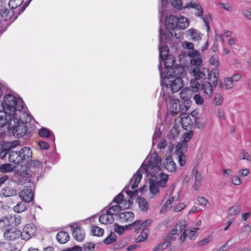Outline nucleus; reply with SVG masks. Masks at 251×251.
Listing matches in <instances>:
<instances>
[{
  "label": "nucleus",
  "mask_w": 251,
  "mask_h": 251,
  "mask_svg": "<svg viewBox=\"0 0 251 251\" xmlns=\"http://www.w3.org/2000/svg\"><path fill=\"white\" fill-rule=\"evenodd\" d=\"M160 71L161 85L167 88H170L172 93H176L181 90L184 86L182 78L186 75L183 66L176 64L171 70L163 72L161 70V64L158 65Z\"/></svg>",
  "instance_id": "f257e3e1"
},
{
  "label": "nucleus",
  "mask_w": 251,
  "mask_h": 251,
  "mask_svg": "<svg viewBox=\"0 0 251 251\" xmlns=\"http://www.w3.org/2000/svg\"><path fill=\"white\" fill-rule=\"evenodd\" d=\"M36 174L28 170L22 171L18 176L19 183L26 188L19 193V197L24 201L29 202L33 200V191L35 188Z\"/></svg>",
  "instance_id": "f03ea898"
},
{
  "label": "nucleus",
  "mask_w": 251,
  "mask_h": 251,
  "mask_svg": "<svg viewBox=\"0 0 251 251\" xmlns=\"http://www.w3.org/2000/svg\"><path fill=\"white\" fill-rule=\"evenodd\" d=\"M24 109V101L22 99H17L14 95L8 94L4 96L3 101L0 100V112L3 111L10 117L11 121L16 116V111L21 112Z\"/></svg>",
  "instance_id": "7ed1b4c3"
},
{
  "label": "nucleus",
  "mask_w": 251,
  "mask_h": 251,
  "mask_svg": "<svg viewBox=\"0 0 251 251\" xmlns=\"http://www.w3.org/2000/svg\"><path fill=\"white\" fill-rule=\"evenodd\" d=\"M26 116L27 119L25 123L22 121L21 119H18V118L15 117L14 122L15 123V120H17L16 123L12 126H11L10 124H9L8 126L9 132L18 138L25 136V139H29L31 136V133L30 131H27V126L25 125V123L31 121V116L28 114H26Z\"/></svg>",
  "instance_id": "20e7f679"
},
{
  "label": "nucleus",
  "mask_w": 251,
  "mask_h": 251,
  "mask_svg": "<svg viewBox=\"0 0 251 251\" xmlns=\"http://www.w3.org/2000/svg\"><path fill=\"white\" fill-rule=\"evenodd\" d=\"M151 176L155 179L150 178L149 179L150 186L149 189L151 193L155 195L159 192V187L165 188L166 183L168 180V175L161 172L157 175V172L153 171L150 173Z\"/></svg>",
  "instance_id": "39448f33"
},
{
  "label": "nucleus",
  "mask_w": 251,
  "mask_h": 251,
  "mask_svg": "<svg viewBox=\"0 0 251 251\" xmlns=\"http://www.w3.org/2000/svg\"><path fill=\"white\" fill-rule=\"evenodd\" d=\"M9 161L16 164H21L24 161L32 158V151L30 148L24 147L18 151L11 150L9 152Z\"/></svg>",
  "instance_id": "423d86ee"
},
{
  "label": "nucleus",
  "mask_w": 251,
  "mask_h": 251,
  "mask_svg": "<svg viewBox=\"0 0 251 251\" xmlns=\"http://www.w3.org/2000/svg\"><path fill=\"white\" fill-rule=\"evenodd\" d=\"M213 77H211L209 81H205L201 84L200 91L204 95L206 99L211 97L213 87L215 88L218 85L219 73L217 68L213 69L212 70Z\"/></svg>",
  "instance_id": "0eeeda50"
},
{
  "label": "nucleus",
  "mask_w": 251,
  "mask_h": 251,
  "mask_svg": "<svg viewBox=\"0 0 251 251\" xmlns=\"http://www.w3.org/2000/svg\"><path fill=\"white\" fill-rule=\"evenodd\" d=\"M189 21L185 17L179 19L177 16L171 15L167 17L165 21V25L167 30H174L176 28L184 29L189 25Z\"/></svg>",
  "instance_id": "6e6552de"
},
{
  "label": "nucleus",
  "mask_w": 251,
  "mask_h": 251,
  "mask_svg": "<svg viewBox=\"0 0 251 251\" xmlns=\"http://www.w3.org/2000/svg\"><path fill=\"white\" fill-rule=\"evenodd\" d=\"M152 223V221L151 219H147L141 222L139 226V231L135 232L136 233L140 232V234L135 239L136 243H140L147 239L150 232L148 227L150 226Z\"/></svg>",
  "instance_id": "1a4fd4ad"
},
{
  "label": "nucleus",
  "mask_w": 251,
  "mask_h": 251,
  "mask_svg": "<svg viewBox=\"0 0 251 251\" xmlns=\"http://www.w3.org/2000/svg\"><path fill=\"white\" fill-rule=\"evenodd\" d=\"M171 106L170 107V111L171 114L172 115H176L178 113L180 114V116H183L182 118V121L183 119H185L186 120H188V125H190L192 124V121L190 118L189 116L187 115L186 117L184 116L186 115L185 113L186 111H185L184 109V107L183 105H181L179 103V101L177 99H173L171 101Z\"/></svg>",
  "instance_id": "9d476101"
},
{
  "label": "nucleus",
  "mask_w": 251,
  "mask_h": 251,
  "mask_svg": "<svg viewBox=\"0 0 251 251\" xmlns=\"http://www.w3.org/2000/svg\"><path fill=\"white\" fill-rule=\"evenodd\" d=\"M192 73L195 77L194 79L195 80H200L201 78L207 79L210 80L211 76H212L213 73L210 72V71L207 68H202L201 70L199 67H195L192 69Z\"/></svg>",
  "instance_id": "9b49d317"
},
{
  "label": "nucleus",
  "mask_w": 251,
  "mask_h": 251,
  "mask_svg": "<svg viewBox=\"0 0 251 251\" xmlns=\"http://www.w3.org/2000/svg\"><path fill=\"white\" fill-rule=\"evenodd\" d=\"M151 159L148 161L151 170H153L155 172H157V175L160 174L159 171L161 170V168L158 165L161 164L162 158L158 156L157 151H154L151 154Z\"/></svg>",
  "instance_id": "f8f14e48"
},
{
  "label": "nucleus",
  "mask_w": 251,
  "mask_h": 251,
  "mask_svg": "<svg viewBox=\"0 0 251 251\" xmlns=\"http://www.w3.org/2000/svg\"><path fill=\"white\" fill-rule=\"evenodd\" d=\"M36 228L32 224H27L21 231V237L23 240H28L30 239L36 232Z\"/></svg>",
  "instance_id": "ddd939ff"
},
{
  "label": "nucleus",
  "mask_w": 251,
  "mask_h": 251,
  "mask_svg": "<svg viewBox=\"0 0 251 251\" xmlns=\"http://www.w3.org/2000/svg\"><path fill=\"white\" fill-rule=\"evenodd\" d=\"M180 97L183 100L184 109L185 111H187L190 107L192 103L190 99L192 97V93L189 90H183L180 93Z\"/></svg>",
  "instance_id": "4468645a"
},
{
  "label": "nucleus",
  "mask_w": 251,
  "mask_h": 251,
  "mask_svg": "<svg viewBox=\"0 0 251 251\" xmlns=\"http://www.w3.org/2000/svg\"><path fill=\"white\" fill-rule=\"evenodd\" d=\"M21 231L15 228H7L4 232V237L8 241L16 240L21 236Z\"/></svg>",
  "instance_id": "2eb2a0df"
},
{
  "label": "nucleus",
  "mask_w": 251,
  "mask_h": 251,
  "mask_svg": "<svg viewBox=\"0 0 251 251\" xmlns=\"http://www.w3.org/2000/svg\"><path fill=\"white\" fill-rule=\"evenodd\" d=\"M76 226L75 227L72 225H69L71 230L73 232V236L74 238L78 242H82L85 238V233L81 227L75 224Z\"/></svg>",
  "instance_id": "dca6fc26"
},
{
  "label": "nucleus",
  "mask_w": 251,
  "mask_h": 251,
  "mask_svg": "<svg viewBox=\"0 0 251 251\" xmlns=\"http://www.w3.org/2000/svg\"><path fill=\"white\" fill-rule=\"evenodd\" d=\"M164 168L168 171L171 173H174L176 170V166L173 161L172 156L169 155L167 156L164 162Z\"/></svg>",
  "instance_id": "f3484780"
},
{
  "label": "nucleus",
  "mask_w": 251,
  "mask_h": 251,
  "mask_svg": "<svg viewBox=\"0 0 251 251\" xmlns=\"http://www.w3.org/2000/svg\"><path fill=\"white\" fill-rule=\"evenodd\" d=\"M20 142L18 140L11 142L2 141L0 144V150H2L9 152L12 149L19 145Z\"/></svg>",
  "instance_id": "a211bd4d"
},
{
  "label": "nucleus",
  "mask_w": 251,
  "mask_h": 251,
  "mask_svg": "<svg viewBox=\"0 0 251 251\" xmlns=\"http://www.w3.org/2000/svg\"><path fill=\"white\" fill-rule=\"evenodd\" d=\"M142 174L140 171V170H138L136 172V173L134 174L132 178L130 179L129 183L127 185H126V186L125 187V189L128 187L129 183H131L134 179V181L131 184V187L132 189H135L138 187L139 183H140L141 180L142 179Z\"/></svg>",
  "instance_id": "6ab92c4d"
},
{
  "label": "nucleus",
  "mask_w": 251,
  "mask_h": 251,
  "mask_svg": "<svg viewBox=\"0 0 251 251\" xmlns=\"http://www.w3.org/2000/svg\"><path fill=\"white\" fill-rule=\"evenodd\" d=\"M118 217L122 222L126 223L133 220L134 214L131 211L124 212L119 214Z\"/></svg>",
  "instance_id": "aec40b11"
},
{
  "label": "nucleus",
  "mask_w": 251,
  "mask_h": 251,
  "mask_svg": "<svg viewBox=\"0 0 251 251\" xmlns=\"http://www.w3.org/2000/svg\"><path fill=\"white\" fill-rule=\"evenodd\" d=\"M12 16L10 15V11L7 8H0V15L2 18H4L5 21H7L9 19L12 20L14 21L13 19L16 17L14 16L15 14V11L12 10L11 12Z\"/></svg>",
  "instance_id": "412c9836"
},
{
  "label": "nucleus",
  "mask_w": 251,
  "mask_h": 251,
  "mask_svg": "<svg viewBox=\"0 0 251 251\" xmlns=\"http://www.w3.org/2000/svg\"><path fill=\"white\" fill-rule=\"evenodd\" d=\"M163 59H161L162 61H165V68L168 71L171 70L172 68H174L176 65H175L176 60L174 56H164Z\"/></svg>",
  "instance_id": "4be33fe9"
},
{
  "label": "nucleus",
  "mask_w": 251,
  "mask_h": 251,
  "mask_svg": "<svg viewBox=\"0 0 251 251\" xmlns=\"http://www.w3.org/2000/svg\"><path fill=\"white\" fill-rule=\"evenodd\" d=\"M186 228V224L185 222L179 221L176 225L175 228H174L170 232L171 235H178L183 230H184Z\"/></svg>",
  "instance_id": "5701e85b"
},
{
  "label": "nucleus",
  "mask_w": 251,
  "mask_h": 251,
  "mask_svg": "<svg viewBox=\"0 0 251 251\" xmlns=\"http://www.w3.org/2000/svg\"><path fill=\"white\" fill-rule=\"evenodd\" d=\"M56 239L60 244H65L70 240V236L67 232L59 231L56 234Z\"/></svg>",
  "instance_id": "b1692460"
},
{
  "label": "nucleus",
  "mask_w": 251,
  "mask_h": 251,
  "mask_svg": "<svg viewBox=\"0 0 251 251\" xmlns=\"http://www.w3.org/2000/svg\"><path fill=\"white\" fill-rule=\"evenodd\" d=\"M16 194V191L8 186L2 189L0 192V196L2 197H9Z\"/></svg>",
  "instance_id": "393cba45"
},
{
  "label": "nucleus",
  "mask_w": 251,
  "mask_h": 251,
  "mask_svg": "<svg viewBox=\"0 0 251 251\" xmlns=\"http://www.w3.org/2000/svg\"><path fill=\"white\" fill-rule=\"evenodd\" d=\"M27 162L25 164V167L26 168V170H28L30 171L29 169L28 168H40L42 166V162L37 160H31V159H29L28 160H26ZM30 171H31L30 170Z\"/></svg>",
  "instance_id": "a878e982"
},
{
  "label": "nucleus",
  "mask_w": 251,
  "mask_h": 251,
  "mask_svg": "<svg viewBox=\"0 0 251 251\" xmlns=\"http://www.w3.org/2000/svg\"><path fill=\"white\" fill-rule=\"evenodd\" d=\"M28 203V202H25L23 201L18 203L14 207V211L18 213L26 211L28 207L29 204Z\"/></svg>",
  "instance_id": "bb28decb"
},
{
  "label": "nucleus",
  "mask_w": 251,
  "mask_h": 251,
  "mask_svg": "<svg viewBox=\"0 0 251 251\" xmlns=\"http://www.w3.org/2000/svg\"><path fill=\"white\" fill-rule=\"evenodd\" d=\"M187 144L183 141L178 143L176 147V153L177 155H183L187 150Z\"/></svg>",
  "instance_id": "cd10ccee"
},
{
  "label": "nucleus",
  "mask_w": 251,
  "mask_h": 251,
  "mask_svg": "<svg viewBox=\"0 0 251 251\" xmlns=\"http://www.w3.org/2000/svg\"><path fill=\"white\" fill-rule=\"evenodd\" d=\"M137 200L140 210L143 212L147 211L149 209V204L146 199L143 197H140L137 199Z\"/></svg>",
  "instance_id": "c85d7f7f"
},
{
  "label": "nucleus",
  "mask_w": 251,
  "mask_h": 251,
  "mask_svg": "<svg viewBox=\"0 0 251 251\" xmlns=\"http://www.w3.org/2000/svg\"><path fill=\"white\" fill-rule=\"evenodd\" d=\"M38 134L41 137L48 138L50 136L52 138L53 141L54 142L55 137L54 134L51 135L50 131L47 128L42 127L38 131Z\"/></svg>",
  "instance_id": "c756f323"
},
{
  "label": "nucleus",
  "mask_w": 251,
  "mask_h": 251,
  "mask_svg": "<svg viewBox=\"0 0 251 251\" xmlns=\"http://www.w3.org/2000/svg\"><path fill=\"white\" fill-rule=\"evenodd\" d=\"M159 61L160 64H161V59H163L164 56H167L168 55L169 49L168 46L166 44H164L162 46L159 45Z\"/></svg>",
  "instance_id": "7c9ffc66"
},
{
  "label": "nucleus",
  "mask_w": 251,
  "mask_h": 251,
  "mask_svg": "<svg viewBox=\"0 0 251 251\" xmlns=\"http://www.w3.org/2000/svg\"><path fill=\"white\" fill-rule=\"evenodd\" d=\"M117 239V235L114 232H111L110 234L105 238L103 242L105 245H110L116 242Z\"/></svg>",
  "instance_id": "2f4dec72"
},
{
  "label": "nucleus",
  "mask_w": 251,
  "mask_h": 251,
  "mask_svg": "<svg viewBox=\"0 0 251 251\" xmlns=\"http://www.w3.org/2000/svg\"><path fill=\"white\" fill-rule=\"evenodd\" d=\"M141 222L142 220H136L130 224L125 226H124V230L130 229L132 227H134L135 232L139 231V226L140 225Z\"/></svg>",
  "instance_id": "473e14b6"
},
{
  "label": "nucleus",
  "mask_w": 251,
  "mask_h": 251,
  "mask_svg": "<svg viewBox=\"0 0 251 251\" xmlns=\"http://www.w3.org/2000/svg\"><path fill=\"white\" fill-rule=\"evenodd\" d=\"M24 0H9L8 6L12 10L20 6L23 3Z\"/></svg>",
  "instance_id": "72a5a7b5"
},
{
  "label": "nucleus",
  "mask_w": 251,
  "mask_h": 251,
  "mask_svg": "<svg viewBox=\"0 0 251 251\" xmlns=\"http://www.w3.org/2000/svg\"><path fill=\"white\" fill-rule=\"evenodd\" d=\"M159 43H166L167 41L166 31L163 29L160 26L159 29Z\"/></svg>",
  "instance_id": "f704fd0d"
},
{
  "label": "nucleus",
  "mask_w": 251,
  "mask_h": 251,
  "mask_svg": "<svg viewBox=\"0 0 251 251\" xmlns=\"http://www.w3.org/2000/svg\"><path fill=\"white\" fill-rule=\"evenodd\" d=\"M240 211L241 206L238 204L235 205L228 209V214L231 216L236 215L240 212Z\"/></svg>",
  "instance_id": "c9c22d12"
},
{
  "label": "nucleus",
  "mask_w": 251,
  "mask_h": 251,
  "mask_svg": "<svg viewBox=\"0 0 251 251\" xmlns=\"http://www.w3.org/2000/svg\"><path fill=\"white\" fill-rule=\"evenodd\" d=\"M180 130L177 127L175 126L171 129L170 134L169 135V138L171 140H174L176 137H178L179 134Z\"/></svg>",
  "instance_id": "e433bc0d"
},
{
  "label": "nucleus",
  "mask_w": 251,
  "mask_h": 251,
  "mask_svg": "<svg viewBox=\"0 0 251 251\" xmlns=\"http://www.w3.org/2000/svg\"><path fill=\"white\" fill-rule=\"evenodd\" d=\"M91 232H92L93 235L98 237L102 236L104 234L103 229L98 226H93Z\"/></svg>",
  "instance_id": "4c0bfd02"
},
{
  "label": "nucleus",
  "mask_w": 251,
  "mask_h": 251,
  "mask_svg": "<svg viewBox=\"0 0 251 251\" xmlns=\"http://www.w3.org/2000/svg\"><path fill=\"white\" fill-rule=\"evenodd\" d=\"M13 167L10 164H3L0 166V171L2 173H8L12 171Z\"/></svg>",
  "instance_id": "58836bf2"
},
{
  "label": "nucleus",
  "mask_w": 251,
  "mask_h": 251,
  "mask_svg": "<svg viewBox=\"0 0 251 251\" xmlns=\"http://www.w3.org/2000/svg\"><path fill=\"white\" fill-rule=\"evenodd\" d=\"M189 31L193 40L199 41L201 39V37L200 35V33H199L197 30L191 28Z\"/></svg>",
  "instance_id": "ea45409f"
},
{
  "label": "nucleus",
  "mask_w": 251,
  "mask_h": 251,
  "mask_svg": "<svg viewBox=\"0 0 251 251\" xmlns=\"http://www.w3.org/2000/svg\"><path fill=\"white\" fill-rule=\"evenodd\" d=\"M223 102V98L219 94H215L213 104L215 105H220Z\"/></svg>",
  "instance_id": "a19ab883"
},
{
  "label": "nucleus",
  "mask_w": 251,
  "mask_h": 251,
  "mask_svg": "<svg viewBox=\"0 0 251 251\" xmlns=\"http://www.w3.org/2000/svg\"><path fill=\"white\" fill-rule=\"evenodd\" d=\"M124 195L121 192L114 198L113 201L109 204V205H111L112 202H115L117 204L121 203L124 201Z\"/></svg>",
  "instance_id": "79ce46f5"
},
{
  "label": "nucleus",
  "mask_w": 251,
  "mask_h": 251,
  "mask_svg": "<svg viewBox=\"0 0 251 251\" xmlns=\"http://www.w3.org/2000/svg\"><path fill=\"white\" fill-rule=\"evenodd\" d=\"M95 248V244H92L90 242H87L83 245L82 249L84 251H91L94 250Z\"/></svg>",
  "instance_id": "37998d69"
},
{
  "label": "nucleus",
  "mask_w": 251,
  "mask_h": 251,
  "mask_svg": "<svg viewBox=\"0 0 251 251\" xmlns=\"http://www.w3.org/2000/svg\"><path fill=\"white\" fill-rule=\"evenodd\" d=\"M194 125L197 128L202 129L205 126V123L202 121H199V119L196 117L194 122Z\"/></svg>",
  "instance_id": "c03bdc74"
},
{
  "label": "nucleus",
  "mask_w": 251,
  "mask_h": 251,
  "mask_svg": "<svg viewBox=\"0 0 251 251\" xmlns=\"http://www.w3.org/2000/svg\"><path fill=\"white\" fill-rule=\"evenodd\" d=\"M141 169L143 170V171H145V173H146L148 175L151 176L150 173H151L153 171L154 173H155V171L153 170H150V171L149 170V169H150V168L149 167V164L148 163L147 164H145L144 163V162L143 163L141 166L139 170H140Z\"/></svg>",
  "instance_id": "a18cd8bd"
},
{
  "label": "nucleus",
  "mask_w": 251,
  "mask_h": 251,
  "mask_svg": "<svg viewBox=\"0 0 251 251\" xmlns=\"http://www.w3.org/2000/svg\"><path fill=\"white\" fill-rule=\"evenodd\" d=\"M182 2L181 0H173L172 1V6L178 10L182 9Z\"/></svg>",
  "instance_id": "49530a36"
},
{
  "label": "nucleus",
  "mask_w": 251,
  "mask_h": 251,
  "mask_svg": "<svg viewBox=\"0 0 251 251\" xmlns=\"http://www.w3.org/2000/svg\"><path fill=\"white\" fill-rule=\"evenodd\" d=\"M194 134L193 130H190L188 132H186L183 135L184 142L187 143L191 138H192Z\"/></svg>",
  "instance_id": "de8ad7c7"
},
{
  "label": "nucleus",
  "mask_w": 251,
  "mask_h": 251,
  "mask_svg": "<svg viewBox=\"0 0 251 251\" xmlns=\"http://www.w3.org/2000/svg\"><path fill=\"white\" fill-rule=\"evenodd\" d=\"M195 9L197 11V12L195 13V15L197 17H202L203 15L204 11L201 4L199 3L197 4Z\"/></svg>",
  "instance_id": "09e8293b"
},
{
  "label": "nucleus",
  "mask_w": 251,
  "mask_h": 251,
  "mask_svg": "<svg viewBox=\"0 0 251 251\" xmlns=\"http://www.w3.org/2000/svg\"><path fill=\"white\" fill-rule=\"evenodd\" d=\"M201 85L198 82V80H195V79H192L190 81V85L192 88L195 89L196 91L197 90L200 89Z\"/></svg>",
  "instance_id": "8fccbe9b"
},
{
  "label": "nucleus",
  "mask_w": 251,
  "mask_h": 251,
  "mask_svg": "<svg viewBox=\"0 0 251 251\" xmlns=\"http://www.w3.org/2000/svg\"><path fill=\"white\" fill-rule=\"evenodd\" d=\"M194 99L196 103L198 105H202L204 102L203 98L200 95V94H195L194 96Z\"/></svg>",
  "instance_id": "3c124183"
},
{
  "label": "nucleus",
  "mask_w": 251,
  "mask_h": 251,
  "mask_svg": "<svg viewBox=\"0 0 251 251\" xmlns=\"http://www.w3.org/2000/svg\"><path fill=\"white\" fill-rule=\"evenodd\" d=\"M190 63L193 66H196V67H199L202 65V59L201 58L193 59L191 60Z\"/></svg>",
  "instance_id": "603ef678"
},
{
  "label": "nucleus",
  "mask_w": 251,
  "mask_h": 251,
  "mask_svg": "<svg viewBox=\"0 0 251 251\" xmlns=\"http://www.w3.org/2000/svg\"><path fill=\"white\" fill-rule=\"evenodd\" d=\"M114 231L121 235L124 233L125 230L124 226H121L118 224L115 223L114 224Z\"/></svg>",
  "instance_id": "864d4df0"
},
{
  "label": "nucleus",
  "mask_w": 251,
  "mask_h": 251,
  "mask_svg": "<svg viewBox=\"0 0 251 251\" xmlns=\"http://www.w3.org/2000/svg\"><path fill=\"white\" fill-rule=\"evenodd\" d=\"M172 242H169V243H167L166 241L164 240L163 242L159 243L158 245V247H160L161 251L164 250L167 248L169 247H170L172 245Z\"/></svg>",
  "instance_id": "5fc2aeb1"
},
{
  "label": "nucleus",
  "mask_w": 251,
  "mask_h": 251,
  "mask_svg": "<svg viewBox=\"0 0 251 251\" xmlns=\"http://www.w3.org/2000/svg\"><path fill=\"white\" fill-rule=\"evenodd\" d=\"M38 145L42 150H47L49 148V144L45 141H40L38 143Z\"/></svg>",
  "instance_id": "6e6d98bb"
},
{
  "label": "nucleus",
  "mask_w": 251,
  "mask_h": 251,
  "mask_svg": "<svg viewBox=\"0 0 251 251\" xmlns=\"http://www.w3.org/2000/svg\"><path fill=\"white\" fill-rule=\"evenodd\" d=\"M209 63L212 65H215L216 67H218L219 65V63L218 60V59L216 57V56L212 55L210 59Z\"/></svg>",
  "instance_id": "4d7b16f0"
},
{
  "label": "nucleus",
  "mask_w": 251,
  "mask_h": 251,
  "mask_svg": "<svg viewBox=\"0 0 251 251\" xmlns=\"http://www.w3.org/2000/svg\"><path fill=\"white\" fill-rule=\"evenodd\" d=\"M231 78H227L225 80V86L226 89H231L233 86V83L232 80H231Z\"/></svg>",
  "instance_id": "13d9d810"
},
{
  "label": "nucleus",
  "mask_w": 251,
  "mask_h": 251,
  "mask_svg": "<svg viewBox=\"0 0 251 251\" xmlns=\"http://www.w3.org/2000/svg\"><path fill=\"white\" fill-rule=\"evenodd\" d=\"M161 133V132L160 131V128H158L157 127H156L154 134L152 136V140L154 141L155 140L159 138L160 136Z\"/></svg>",
  "instance_id": "bf43d9fd"
},
{
  "label": "nucleus",
  "mask_w": 251,
  "mask_h": 251,
  "mask_svg": "<svg viewBox=\"0 0 251 251\" xmlns=\"http://www.w3.org/2000/svg\"><path fill=\"white\" fill-rule=\"evenodd\" d=\"M249 156H249L248 153L247 151H246L245 150L242 149L241 151L240 157H241V159L249 160V158H248V157H249Z\"/></svg>",
  "instance_id": "052dcab7"
},
{
  "label": "nucleus",
  "mask_w": 251,
  "mask_h": 251,
  "mask_svg": "<svg viewBox=\"0 0 251 251\" xmlns=\"http://www.w3.org/2000/svg\"><path fill=\"white\" fill-rule=\"evenodd\" d=\"M178 155V162L180 166L183 167L186 164V160L185 158V155L179 154Z\"/></svg>",
  "instance_id": "680f3d73"
},
{
  "label": "nucleus",
  "mask_w": 251,
  "mask_h": 251,
  "mask_svg": "<svg viewBox=\"0 0 251 251\" xmlns=\"http://www.w3.org/2000/svg\"><path fill=\"white\" fill-rule=\"evenodd\" d=\"M198 201L200 205L203 206H206L208 202L207 200L202 197H199L198 198Z\"/></svg>",
  "instance_id": "e2e57ef3"
},
{
  "label": "nucleus",
  "mask_w": 251,
  "mask_h": 251,
  "mask_svg": "<svg viewBox=\"0 0 251 251\" xmlns=\"http://www.w3.org/2000/svg\"><path fill=\"white\" fill-rule=\"evenodd\" d=\"M200 55V52L198 50H195L194 48L193 51L192 50L189 51L188 55L191 57H195V56H198Z\"/></svg>",
  "instance_id": "0e129e2a"
},
{
  "label": "nucleus",
  "mask_w": 251,
  "mask_h": 251,
  "mask_svg": "<svg viewBox=\"0 0 251 251\" xmlns=\"http://www.w3.org/2000/svg\"><path fill=\"white\" fill-rule=\"evenodd\" d=\"M186 207V205L183 203H180L177 204H176L175 207V211L176 212L180 211L182 210H183L185 207Z\"/></svg>",
  "instance_id": "69168bd1"
},
{
  "label": "nucleus",
  "mask_w": 251,
  "mask_h": 251,
  "mask_svg": "<svg viewBox=\"0 0 251 251\" xmlns=\"http://www.w3.org/2000/svg\"><path fill=\"white\" fill-rule=\"evenodd\" d=\"M198 3H196L194 1H191V2L187 3L184 7L183 8L185 9L187 8H195Z\"/></svg>",
  "instance_id": "338daca9"
},
{
  "label": "nucleus",
  "mask_w": 251,
  "mask_h": 251,
  "mask_svg": "<svg viewBox=\"0 0 251 251\" xmlns=\"http://www.w3.org/2000/svg\"><path fill=\"white\" fill-rule=\"evenodd\" d=\"M231 179V182L233 184L235 185H238L241 184V179L238 176H234L232 177Z\"/></svg>",
  "instance_id": "774afa93"
}]
</instances>
